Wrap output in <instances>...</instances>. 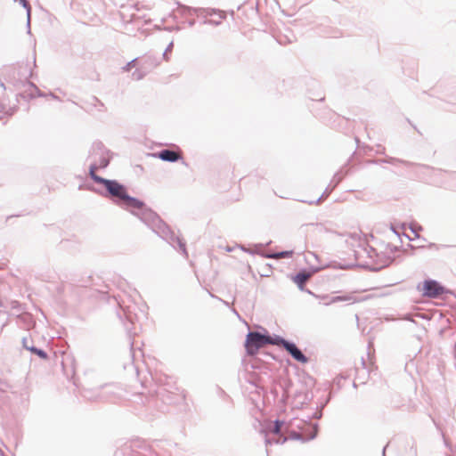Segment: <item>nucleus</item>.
<instances>
[{
  "label": "nucleus",
  "instance_id": "6e6552de",
  "mask_svg": "<svg viewBox=\"0 0 456 456\" xmlns=\"http://www.w3.org/2000/svg\"><path fill=\"white\" fill-rule=\"evenodd\" d=\"M123 203L126 208L141 209L143 207V202L141 200L130 197L128 194L123 199Z\"/></svg>",
  "mask_w": 456,
  "mask_h": 456
},
{
  "label": "nucleus",
  "instance_id": "7ed1b4c3",
  "mask_svg": "<svg viewBox=\"0 0 456 456\" xmlns=\"http://www.w3.org/2000/svg\"><path fill=\"white\" fill-rule=\"evenodd\" d=\"M422 295L428 297H438L445 292V289L437 281L426 280L419 288Z\"/></svg>",
  "mask_w": 456,
  "mask_h": 456
},
{
  "label": "nucleus",
  "instance_id": "39448f33",
  "mask_svg": "<svg viewBox=\"0 0 456 456\" xmlns=\"http://www.w3.org/2000/svg\"><path fill=\"white\" fill-rule=\"evenodd\" d=\"M225 18L226 14L224 12L213 10L208 12L205 15V24L208 26H219Z\"/></svg>",
  "mask_w": 456,
  "mask_h": 456
},
{
  "label": "nucleus",
  "instance_id": "f03ea898",
  "mask_svg": "<svg viewBox=\"0 0 456 456\" xmlns=\"http://www.w3.org/2000/svg\"><path fill=\"white\" fill-rule=\"evenodd\" d=\"M90 175L98 183H102L105 186L108 191L111 194V196L123 200V199L126 196L127 191L126 189L120 183L116 181L107 180L98 176L95 174V167H91Z\"/></svg>",
  "mask_w": 456,
  "mask_h": 456
},
{
  "label": "nucleus",
  "instance_id": "9b49d317",
  "mask_svg": "<svg viewBox=\"0 0 456 456\" xmlns=\"http://www.w3.org/2000/svg\"><path fill=\"white\" fill-rule=\"evenodd\" d=\"M281 426H282V422L276 420L272 432L274 434H279L281 432Z\"/></svg>",
  "mask_w": 456,
  "mask_h": 456
},
{
  "label": "nucleus",
  "instance_id": "20e7f679",
  "mask_svg": "<svg viewBox=\"0 0 456 456\" xmlns=\"http://www.w3.org/2000/svg\"><path fill=\"white\" fill-rule=\"evenodd\" d=\"M276 346H283L291 356L301 363L307 362V358L304 355V354L297 347V346L293 343H290L280 337H278L277 342H275Z\"/></svg>",
  "mask_w": 456,
  "mask_h": 456
},
{
  "label": "nucleus",
  "instance_id": "ddd939ff",
  "mask_svg": "<svg viewBox=\"0 0 456 456\" xmlns=\"http://www.w3.org/2000/svg\"><path fill=\"white\" fill-rule=\"evenodd\" d=\"M38 355L42 356V357H45V354L43 351H38Z\"/></svg>",
  "mask_w": 456,
  "mask_h": 456
},
{
  "label": "nucleus",
  "instance_id": "4468645a",
  "mask_svg": "<svg viewBox=\"0 0 456 456\" xmlns=\"http://www.w3.org/2000/svg\"><path fill=\"white\" fill-rule=\"evenodd\" d=\"M20 2L23 4V5H24L25 7H27V6H28V3H27V1H26V0H20Z\"/></svg>",
  "mask_w": 456,
  "mask_h": 456
},
{
  "label": "nucleus",
  "instance_id": "423d86ee",
  "mask_svg": "<svg viewBox=\"0 0 456 456\" xmlns=\"http://www.w3.org/2000/svg\"><path fill=\"white\" fill-rule=\"evenodd\" d=\"M158 157L164 160L169 162H175L182 159V155L179 151H174L169 150H163L158 153Z\"/></svg>",
  "mask_w": 456,
  "mask_h": 456
},
{
  "label": "nucleus",
  "instance_id": "f257e3e1",
  "mask_svg": "<svg viewBox=\"0 0 456 456\" xmlns=\"http://www.w3.org/2000/svg\"><path fill=\"white\" fill-rule=\"evenodd\" d=\"M278 337L272 338L259 332H249L245 340V349L248 355H255L265 345H275Z\"/></svg>",
  "mask_w": 456,
  "mask_h": 456
},
{
  "label": "nucleus",
  "instance_id": "0eeeda50",
  "mask_svg": "<svg viewBox=\"0 0 456 456\" xmlns=\"http://www.w3.org/2000/svg\"><path fill=\"white\" fill-rule=\"evenodd\" d=\"M311 276L312 273L303 271L293 277V281L298 286L300 289H303L305 282L311 278Z\"/></svg>",
  "mask_w": 456,
  "mask_h": 456
},
{
  "label": "nucleus",
  "instance_id": "f8f14e48",
  "mask_svg": "<svg viewBox=\"0 0 456 456\" xmlns=\"http://www.w3.org/2000/svg\"><path fill=\"white\" fill-rule=\"evenodd\" d=\"M135 62H136L135 60L128 62L126 66L123 67V70L124 71H130L132 69V68H134L135 66Z\"/></svg>",
  "mask_w": 456,
  "mask_h": 456
},
{
  "label": "nucleus",
  "instance_id": "1a4fd4ad",
  "mask_svg": "<svg viewBox=\"0 0 456 456\" xmlns=\"http://www.w3.org/2000/svg\"><path fill=\"white\" fill-rule=\"evenodd\" d=\"M421 231L420 227H416L413 225H409L408 227L404 228V235L411 240H415L419 238V232Z\"/></svg>",
  "mask_w": 456,
  "mask_h": 456
},
{
  "label": "nucleus",
  "instance_id": "9d476101",
  "mask_svg": "<svg viewBox=\"0 0 456 456\" xmlns=\"http://www.w3.org/2000/svg\"><path fill=\"white\" fill-rule=\"evenodd\" d=\"M293 254L294 253H293L292 250L281 251V252H278V253H274V254L269 255L268 257H271V258H273V259H281V258H285V257H292Z\"/></svg>",
  "mask_w": 456,
  "mask_h": 456
}]
</instances>
